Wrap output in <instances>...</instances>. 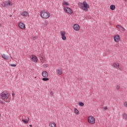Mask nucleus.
<instances>
[{"instance_id": "f257e3e1", "label": "nucleus", "mask_w": 127, "mask_h": 127, "mask_svg": "<svg viewBox=\"0 0 127 127\" xmlns=\"http://www.w3.org/2000/svg\"><path fill=\"white\" fill-rule=\"evenodd\" d=\"M0 99L3 101H6V103L10 102L9 98V92L7 90H4L0 94Z\"/></svg>"}, {"instance_id": "f03ea898", "label": "nucleus", "mask_w": 127, "mask_h": 127, "mask_svg": "<svg viewBox=\"0 0 127 127\" xmlns=\"http://www.w3.org/2000/svg\"><path fill=\"white\" fill-rule=\"evenodd\" d=\"M78 6L79 8H81L84 11H88L89 8H90V5L85 1L83 3L78 2Z\"/></svg>"}, {"instance_id": "7ed1b4c3", "label": "nucleus", "mask_w": 127, "mask_h": 127, "mask_svg": "<svg viewBox=\"0 0 127 127\" xmlns=\"http://www.w3.org/2000/svg\"><path fill=\"white\" fill-rule=\"evenodd\" d=\"M40 15L43 19H48L50 17V13L48 11L43 10L40 12Z\"/></svg>"}, {"instance_id": "20e7f679", "label": "nucleus", "mask_w": 127, "mask_h": 127, "mask_svg": "<svg viewBox=\"0 0 127 127\" xmlns=\"http://www.w3.org/2000/svg\"><path fill=\"white\" fill-rule=\"evenodd\" d=\"M42 77H43V78L42 79L43 81H49V78H48V77L49 76V74H48V72L47 71H46V70L43 71L42 72Z\"/></svg>"}, {"instance_id": "39448f33", "label": "nucleus", "mask_w": 127, "mask_h": 127, "mask_svg": "<svg viewBox=\"0 0 127 127\" xmlns=\"http://www.w3.org/2000/svg\"><path fill=\"white\" fill-rule=\"evenodd\" d=\"M12 2L10 0H8L7 1H5L1 3V5L3 7H6L7 6H12Z\"/></svg>"}, {"instance_id": "423d86ee", "label": "nucleus", "mask_w": 127, "mask_h": 127, "mask_svg": "<svg viewBox=\"0 0 127 127\" xmlns=\"http://www.w3.org/2000/svg\"><path fill=\"white\" fill-rule=\"evenodd\" d=\"M87 121L90 125H95V123H96V119L92 116L88 117Z\"/></svg>"}, {"instance_id": "0eeeda50", "label": "nucleus", "mask_w": 127, "mask_h": 127, "mask_svg": "<svg viewBox=\"0 0 127 127\" xmlns=\"http://www.w3.org/2000/svg\"><path fill=\"white\" fill-rule=\"evenodd\" d=\"M30 58L31 61H32V62H34V63H37L38 62V58L34 55H31Z\"/></svg>"}, {"instance_id": "6e6552de", "label": "nucleus", "mask_w": 127, "mask_h": 127, "mask_svg": "<svg viewBox=\"0 0 127 127\" xmlns=\"http://www.w3.org/2000/svg\"><path fill=\"white\" fill-rule=\"evenodd\" d=\"M64 10L65 12H66V13H68V14H72V13H73V10L69 7H64Z\"/></svg>"}, {"instance_id": "1a4fd4ad", "label": "nucleus", "mask_w": 127, "mask_h": 127, "mask_svg": "<svg viewBox=\"0 0 127 127\" xmlns=\"http://www.w3.org/2000/svg\"><path fill=\"white\" fill-rule=\"evenodd\" d=\"M21 16L24 18H28L29 17V13L27 11H23L21 13Z\"/></svg>"}, {"instance_id": "9d476101", "label": "nucleus", "mask_w": 127, "mask_h": 127, "mask_svg": "<svg viewBox=\"0 0 127 127\" xmlns=\"http://www.w3.org/2000/svg\"><path fill=\"white\" fill-rule=\"evenodd\" d=\"M114 41L116 42V43H119L120 41L121 40V37L120 35L116 34L114 36Z\"/></svg>"}, {"instance_id": "9b49d317", "label": "nucleus", "mask_w": 127, "mask_h": 127, "mask_svg": "<svg viewBox=\"0 0 127 127\" xmlns=\"http://www.w3.org/2000/svg\"><path fill=\"white\" fill-rule=\"evenodd\" d=\"M60 33L62 36V40H64V41L66 40L67 37H66V32L65 31H61Z\"/></svg>"}, {"instance_id": "f8f14e48", "label": "nucleus", "mask_w": 127, "mask_h": 127, "mask_svg": "<svg viewBox=\"0 0 127 127\" xmlns=\"http://www.w3.org/2000/svg\"><path fill=\"white\" fill-rule=\"evenodd\" d=\"M18 26L20 29H22V30H24L25 29V24L21 22H19L18 23Z\"/></svg>"}, {"instance_id": "ddd939ff", "label": "nucleus", "mask_w": 127, "mask_h": 127, "mask_svg": "<svg viewBox=\"0 0 127 127\" xmlns=\"http://www.w3.org/2000/svg\"><path fill=\"white\" fill-rule=\"evenodd\" d=\"M73 28L75 31H79L80 30V25L78 24H74Z\"/></svg>"}, {"instance_id": "4468645a", "label": "nucleus", "mask_w": 127, "mask_h": 127, "mask_svg": "<svg viewBox=\"0 0 127 127\" xmlns=\"http://www.w3.org/2000/svg\"><path fill=\"white\" fill-rule=\"evenodd\" d=\"M112 67H113V68H115V69H119V68L120 67V63L118 62L113 63L112 64Z\"/></svg>"}, {"instance_id": "2eb2a0df", "label": "nucleus", "mask_w": 127, "mask_h": 127, "mask_svg": "<svg viewBox=\"0 0 127 127\" xmlns=\"http://www.w3.org/2000/svg\"><path fill=\"white\" fill-rule=\"evenodd\" d=\"M56 73L58 75H62L63 74V71L61 68H57L56 69Z\"/></svg>"}, {"instance_id": "dca6fc26", "label": "nucleus", "mask_w": 127, "mask_h": 127, "mask_svg": "<svg viewBox=\"0 0 127 127\" xmlns=\"http://www.w3.org/2000/svg\"><path fill=\"white\" fill-rule=\"evenodd\" d=\"M39 60L41 63H46V59L43 58V57H39Z\"/></svg>"}, {"instance_id": "f3484780", "label": "nucleus", "mask_w": 127, "mask_h": 127, "mask_svg": "<svg viewBox=\"0 0 127 127\" xmlns=\"http://www.w3.org/2000/svg\"><path fill=\"white\" fill-rule=\"evenodd\" d=\"M22 122L24 124H25V125H27V124H28V122H29V118H27V120L22 119Z\"/></svg>"}, {"instance_id": "a211bd4d", "label": "nucleus", "mask_w": 127, "mask_h": 127, "mask_svg": "<svg viewBox=\"0 0 127 127\" xmlns=\"http://www.w3.org/2000/svg\"><path fill=\"white\" fill-rule=\"evenodd\" d=\"M49 127H56L57 125L55 122H50L49 123Z\"/></svg>"}, {"instance_id": "6ab92c4d", "label": "nucleus", "mask_w": 127, "mask_h": 127, "mask_svg": "<svg viewBox=\"0 0 127 127\" xmlns=\"http://www.w3.org/2000/svg\"><path fill=\"white\" fill-rule=\"evenodd\" d=\"M2 58L3 59H4V60H8L9 57L8 56L5 55V54H3L2 55Z\"/></svg>"}, {"instance_id": "aec40b11", "label": "nucleus", "mask_w": 127, "mask_h": 127, "mask_svg": "<svg viewBox=\"0 0 127 127\" xmlns=\"http://www.w3.org/2000/svg\"><path fill=\"white\" fill-rule=\"evenodd\" d=\"M110 9L111 10H115L116 9V5L114 4H112L110 5Z\"/></svg>"}, {"instance_id": "412c9836", "label": "nucleus", "mask_w": 127, "mask_h": 127, "mask_svg": "<svg viewBox=\"0 0 127 127\" xmlns=\"http://www.w3.org/2000/svg\"><path fill=\"white\" fill-rule=\"evenodd\" d=\"M74 114H75V115H79L80 112H79V110H78L77 108H74Z\"/></svg>"}, {"instance_id": "4be33fe9", "label": "nucleus", "mask_w": 127, "mask_h": 127, "mask_svg": "<svg viewBox=\"0 0 127 127\" xmlns=\"http://www.w3.org/2000/svg\"><path fill=\"white\" fill-rule=\"evenodd\" d=\"M123 118L124 120H127V113H124L123 114Z\"/></svg>"}, {"instance_id": "5701e85b", "label": "nucleus", "mask_w": 127, "mask_h": 127, "mask_svg": "<svg viewBox=\"0 0 127 127\" xmlns=\"http://www.w3.org/2000/svg\"><path fill=\"white\" fill-rule=\"evenodd\" d=\"M78 105L80 107H84V103L83 102H79Z\"/></svg>"}, {"instance_id": "b1692460", "label": "nucleus", "mask_w": 127, "mask_h": 127, "mask_svg": "<svg viewBox=\"0 0 127 127\" xmlns=\"http://www.w3.org/2000/svg\"><path fill=\"white\" fill-rule=\"evenodd\" d=\"M122 27V26L121 25H117L116 26L117 28H118V29H119V30H121V28Z\"/></svg>"}, {"instance_id": "393cba45", "label": "nucleus", "mask_w": 127, "mask_h": 127, "mask_svg": "<svg viewBox=\"0 0 127 127\" xmlns=\"http://www.w3.org/2000/svg\"><path fill=\"white\" fill-rule=\"evenodd\" d=\"M48 66L49 65L47 64H45L43 65V66L44 67V68H47L48 67Z\"/></svg>"}, {"instance_id": "a878e982", "label": "nucleus", "mask_w": 127, "mask_h": 127, "mask_svg": "<svg viewBox=\"0 0 127 127\" xmlns=\"http://www.w3.org/2000/svg\"><path fill=\"white\" fill-rule=\"evenodd\" d=\"M120 31H126V29L123 27H121L120 30H119Z\"/></svg>"}, {"instance_id": "bb28decb", "label": "nucleus", "mask_w": 127, "mask_h": 127, "mask_svg": "<svg viewBox=\"0 0 127 127\" xmlns=\"http://www.w3.org/2000/svg\"><path fill=\"white\" fill-rule=\"evenodd\" d=\"M32 39H33V40H36V38H37V36H32Z\"/></svg>"}, {"instance_id": "cd10ccee", "label": "nucleus", "mask_w": 127, "mask_h": 127, "mask_svg": "<svg viewBox=\"0 0 127 127\" xmlns=\"http://www.w3.org/2000/svg\"><path fill=\"white\" fill-rule=\"evenodd\" d=\"M64 5H69V3H68V2L66 1L64 2Z\"/></svg>"}, {"instance_id": "c85d7f7f", "label": "nucleus", "mask_w": 127, "mask_h": 127, "mask_svg": "<svg viewBox=\"0 0 127 127\" xmlns=\"http://www.w3.org/2000/svg\"><path fill=\"white\" fill-rule=\"evenodd\" d=\"M10 66L11 67H16V64H10Z\"/></svg>"}, {"instance_id": "c756f323", "label": "nucleus", "mask_w": 127, "mask_h": 127, "mask_svg": "<svg viewBox=\"0 0 127 127\" xmlns=\"http://www.w3.org/2000/svg\"><path fill=\"white\" fill-rule=\"evenodd\" d=\"M124 105L125 107H126V108H127V102H126L124 103Z\"/></svg>"}, {"instance_id": "7c9ffc66", "label": "nucleus", "mask_w": 127, "mask_h": 127, "mask_svg": "<svg viewBox=\"0 0 127 127\" xmlns=\"http://www.w3.org/2000/svg\"><path fill=\"white\" fill-rule=\"evenodd\" d=\"M120 88H121V86H120V85H117L116 86V89H120Z\"/></svg>"}, {"instance_id": "2f4dec72", "label": "nucleus", "mask_w": 127, "mask_h": 127, "mask_svg": "<svg viewBox=\"0 0 127 127\" xmlns=\"http://www.w3.org/2000/svg\"><path fill=\"white\" fill-rule=\"evenodd\" d=\"M104 110H108V107H107V106H105V107H104Z\"/></svg>"}, {"instance_id": "473e14b6", "label": "nucleus", "mask_w": 127, "mask_h": 127, "mask_svg": "<svg viewBox=\"0 0 127 127\" xmlns=\"http://www.w3.org/2000/svg\"><path fill=\"white\" fill-rule=\"evenodd\" d=\"M50 95H51V96H53V92H50Z\"/></svg>"}, {"instance_id": "72a5a7b5", "label": "nucleus", "mask_w": 127, "mask_h": 127, "mask_svg": "<svg viewBox=\"0 0 127 127\" xmlns=\"http://www.w3.org/2000/svg\"><path fill=\"white\" fill-rule=\"evenodd\" d=\"M15 94L14 92H13V91L12 93V96H14Z\"/></svg>"}, {"instance_id": "f704fd0d", "label": "nucleus", "mask_w": 127, "mask_h": 127, "mask_svg": "<svg viewBox=\"0 0 127 127\" xmlns=\"http://www.w3.org/2000/svg\"><path fill=\"white\" fill-rule=\"evenodd\" d=\"M29 127H32V125H29Z\"/></svg>"}, {"instance_id": "c9c22d12", "label": "nucleus", "mask_w": 127, "mask_h": 127, "mask_svg": "<svg viewBox=\"0 0 127 127\" xmlns=\"http://www.w3.org/2000/svg\"><path fill=\"white\" fill-rule=\"evenodd\" d=\"M11 16H12V15H10V17H11Z\"/></svg>"}, {"instance_id": "e433bc0d", "label": "nucleus", "mask_w": 127, "mask_h": 127, "mask_svg": "<svg viewBox=\"0 0 127 127\" xmlns=\"http://www.w3.org/2000/svg\"><path fill=\"white\" fill-rule=\"evenodd\" d=\"M36 78H37V76H35V79H36Z\"/></svg>"}, {"instance_id": "4c0bfd02", "label": "nucleus", "mask_w": 127, "mask_h": 127, "mask_svg": "<svg viewBox=\"0 0 127 127\" xmlns=\"http://www.w3.org/2000/svg\"><path fill=\"white\" fill-rule=\"evenodd\" d=\"M11 59L13 60V59L12 58V57H11Z\"/></svg>"}]
</instances>
